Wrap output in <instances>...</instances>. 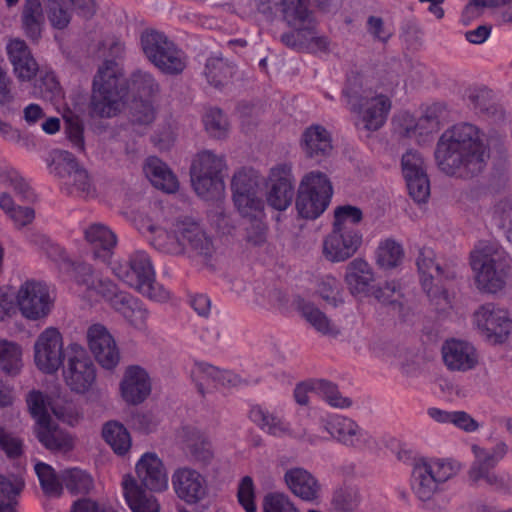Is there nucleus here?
<instances>
[{"label": "nucleus", "instance_id": "f257e3e1", "mask_svg": "<svg viewBox=\"0 0 512 512\" xmlns=\"http://www.w3.org/2000/svg\"><path fill=\"white\" fill-rule=\"evenodd\" d=\"M160 91V84L153 74L141 69L131 73L125 88L120 87L117 66L108 61L99 68L94 77L91 110L97 116L112 117L120 111L125 97L155 101Z\"/></svg>", "mask_w": 512, "mask_h": 512}, {"label": "nucleus", "instance_id": "f03ea898", "mask_svg": "<svg viewBox=\"0 0 512 512\" xmlns=\"http://www.w3.org/2000/svg\"><path fill=\"white\" fill-rule=\"evenodd\" d=\"M435 158L447 175L466 178L478 174L485 164L481 131L470 123L453 125L439 138Z\"/></svg>", "mask_w": 512, "mask_h": 512}, {"label": "nucleus", "instance_id": "7ed1b4c3", "mask_svg": "<svg viewBox=\"0 0 512 512\" xmlns=\"http://www.w3.org/2000/svg\"><path fill=\"white\" fill-rule=\"evenodd\" d=\"M262 183V177L252 169H242L232 179L234 204L243 217L251 219L246 227V240L253 246L266 242L267 227L261 220L264 210Z\"/></svg>", "mask_w": 512, "mask_h": 512}, {"label": "nucleus", "instance_id": "20e7f679", "mask_svg": "<svg viewBox=\"0 0 512 512\" xmlns=\"http://www.w3.org/2000/svg\"><path fill=\"white\" fill-rule=\"evenodd\" d=\"M476 287L485 293L501 291L507 282L511 258L498 244L480 241L470 253Z\"/></svg>", "mask_w": 512, "mask_h": 512}, {"label": "nucleus", "instance_id": "39448f33", "mask_svg": "<svg viewBox=\"0 0 512 512\" xmlns=\"http://www.w3.org/2000/svg\"><path fill=\"white\" fill-rule=\"evenodd\" d=\"M460 465L449 459H420L415 462L411 475V488L422 502V507L431 512H440L443 506L435 498L442 485L453 478Z\"/></svg>", "mask_w": 512, "mask_h": 512}, {"label": "nucleus", "instance_id": "423d86ee", "mask_svg": "<svg viewBox=\"0 0 512 512\" xmlns=\"http://www.w3.org/2000/svg\"><path fill=\"white\" fill-rule=\"evenodd\" d=\"M343 98L352 112L359 115L363 128L368 131L380 129L386 122L392 107L390 98L382 93L373 94L364 87L359 75L348 78Z\"/></svg>", "mask_w": 512, "mask_h": 512}, {"label": "nucleus", "instance_id": "0eeeda50", "mask_svg": "<svg viewBox=\"0 0 512 512\" xmlns=\"http://www.w3.org/2000/svg\"><path fill=\"white\" fill-rule=\"evenodd\" d=\"M140 45L148 61L164 74L177 75L186 67L184 53L162 32L153 29L143 31Z\"/></svg>", "mask_w": 512, "mask_h": 512}, {"label": "nucleus", "instance_id": "6e6552de", "mask_svg": "<svg viewBox=\"0 0 512 512\" xmlns=\"http://www.w3.org/2000/svg\"><path fill=\"white\" fill-rule=\"evenodd\" d=\"M226 167L224 156L210 150L199 152L191 165V181L196 193L205 199L214 198L223 191L222 171Z\"/></svg>", "mask_w": 512, "mask_h": 512}, {"label": "nucleus", "instance_id": "1a4fd4ad", "mask_svg": "<svg viewBox=\"0 0 512 512\" xmlns=\"http://www.w3.org/2000/svg\"><path fill=\"white\" fill-rule=\"evenodd\" d=\"M77 272V284L84 287L85 296L95 302L101 298L105 299L120 315H123L137 299L127 292L120 291L112 281L95 274L91 265L78 266Z\"/></svg>", "mask_w": 512, "mask_h": 512}, {"label": "nucleus", "instance_id": "9d476101", "mask_svg": "<svg viewBox=\"0 0 512 512\" xmlns=\"http://www.w3.org/2000/svg\"><path fill=\"white\" fill-rule=\"evenodd\" d=\"M336 0H282L280 13L283 22L291 29L280 37L284 44L294 37L305 36L311 31V27L317 24L316 16L312 8L315 4L320 9L328 10Z\"/></svg>", "mask_w": 512, "mask_h": 512}, {"label": "nucleus", "instance_id": "9b49d317", "mask_svg": "<svg viewBox=\"0 0 512 512\" xmlns=\"http://www.w3.org/2000/svg\"><path fill=\"white\" fill-rule=\"evenodd\" d=\"M50 173L63 179L64 191L72 196L88 198L94 195V187L87 171L68 151L57 150L49 166Z\"/></svg>", "mask_w": 512, "mask_h": 512}, {"label": "nucleus", "instance_id": "f8f14e48", "mask_svg": "<svg viewBox=\"0 0 512 512\" xmlns=\"http://www.w3.org/2000/svg\"><path fill=\"white\" fill-rule=\"evenodd\" d=\"M323 429L340 444L356 450H368L376 446L375 438L355 420L340 414H332L322 420Z\"/></svg>", "mask_w": 512, "mask_h": 512}, {"label": "nucleus", "instance_id": "ddd939ff", "mask_svg": "<svg viewBox=\"0 0 512 512\" xmlns=\"http://www.w3.org/2000/svg\"><path fill=\"white\" fill-rule=\"evenodd\" d=\"M508 450L504 441H498L491 449L473 445L474 461L469 470V479L474 483L484 482L494 488H502L504 477L495 473L493 468L506 456Z\"/></svg>", "mask_w": 512, "mask_h": 512}, {"label": "nucleus", "instance_id": "4468645a", "mask_svg": "<svg viewBox=\"0 0 512 512\" xmlns=\"http://www.w3.org/2000/svg\"><path fill=\"white\" fill-rule=\"evenodd\" d=\"M15 300L21 315L33 321L46 317L54 303L47 285L32 279L19 286Z\"/></svg>", "mask_w": 512, "mask_h": 512}, {"label": "nucleus", "instance_id": "2eb2a0df", "mask_svg": "<svg viewBox=\"0 0 512 512\" xmlns=\"http://www.w3.org/2000/svg\"><path fill=\"white\" fill-rule=\"evenodd\" d=\"M66 384L71 390L84 393L95 381V367L85 348L71 343L66 350V364L63 369Z\"/></svg>", "mask_w": 512, "mask_h": 512}, {"label": "nucleus", "instance_id": "dca6fc26", "mask_svg": "<svg viewBox=\"0 0 512 512\" xmlns=\"http://www.w3.org/2000/svg\"><path fill=\"white\" fill-rule=\"evenodd\" d=\"M473 323L487 341L504 342L512 329V320L505 309L492 303L480 306L473 314Z\"/></svg>", "mask_w": 512, "mask_h": 512}, {"label": "nucleus", "instance_id": "f3484780", "mask_svg": "<svg viewBox=\"0 0 512 512\" xmlns=\"http://www.w3.org/2000/svg\"><path fill=\"white\" fill-rule=\"evenodd\" d=\"M171 483L175 495L188 505L201 502L209 493L206 476L190 466L176 468L172 473Z\"/></svg>", "mask_w": 512, "mask_h": 512}, {"label": "nucleus", "instance_id": "a211bd4d", "mask_svg": "<svg viewBox=\"0 0 512 512\" xmlns=\"http://www.w3.org/2000/svg\"><path fill=\"white\" fill-rule=\"evenodd\" d=\"M363 242L359 229H340L332 227L322 242V255L332 263H340L354 256Z\"/></svg>", "mask_w": 512, "mask_h": 512}, {"label": "nucleus", "instance_id": "6ab92c4d", "mask_svg": "<svg viewBox=\"0 0 512 512\" xmlns=\"http://www.w3.org/2000/svg\"><path fill=\"white\" fill-rule=\"evenodd\" d=\"M63 339L53 327L46 328L34 344V360L37 368L46 374L56 372L63 364Z\"/></svg>", "mask_w": 512, "mask_h": 512}, {"label": "nucleus", "instance_id": "aec40b11", "mask_svg": "<svg viewBox=\"0 0 512 512\" xmlns=\"http://www.w3.org/2000/svg\"><path fill=\"white\" fill-rule=\"evenodd\" d=\"M175 232H180L185 240L189 257L199 265L212 266L215 256V247L212 239L195 222H179L175 225Z\"/></svg>", "mask_w": 512, "mask_h": 512}, {"label": "nucleus", "instance_id": "412c9836", "mask_svg": "<svg viewBox=\"0 0 512 512\" xmlns=\"http://www.w3.org/2000/svg\"><path fill=\"white\" fill-rule=\"evenodd\" d=\"M416 265L420 274V281L424 291L431 299L442 298L447 301V293L437 286H433V279H454L456 270L454 268L444 269L436 262L435 252L429 247L419 250Z\"/></svg>", "mask_w": 512, "mask_h": 512}, {"label": "nucleus", "instance_id": "4be33fe9", "mask_svg": "<svg viewBox=\"0 0 512 512\" xmlns=\"http://www.w3.org/2000/svg\"><path fill=\"white\" fill-rule=\"evenodd\" d=\"M249 418L262 431L274 437H292L306 441L315 445L321 441V437L316 434L303 432H294L290 424L276 413L270 412L260 405L252 406L249 411Z\"/></svg>", "mask_w": 512, "mask_h": 512}, {"label": "nucleus", "instance_id": "5701e85b", "mask_svg": "<svg viewBox=\"0 0 512 512\" xmlns=\"http://www.w3.org/2000/svg\"><path fill=\"white\" fill-rule=\"evenodd\" d=\"M47 19L52 28L66 29L75 11L82 18L89 19L96 12L94 0H44Z\"/></svg>", "mask_w": 512, "mask_h": 512}, {"label": "nucleus", "instance_id": "b1692460", "mask_svg": "<svg viewBox=\"0 0 512 512\" xmlns=\"http://www.w3.org/2000/svg\"><path fill=\"white\" fill-rule=\"evenodd\" d=\"M267 186L266 200L268 205L275 210H286L294 197L291 169L286 165L272 168L268 176Z\"/></svg>", "mask_w": 512, "mask_h": 512}, {"label": "nucleus", "instance_id": "393cba45", "mask_svg": "<svg viewBox=\"0 0 512 512\" xmlns=\"http://www.w3.org/2000/svg\"><path fill=\"white\" fill-rule=\"evenodd\" d=\"M88 346L98 363L105 369H113L120 361L116 342L102 324L91 325L86 333Z\"/></svg>", "mask_w": 512, "mask_h": 512}, {"label": "nucleus", "instance_id": "a878e982", "mask_svg": "<svg viewBox=\"0 0 512 512\" xmlns=\"http://www.w3.org/2000/svg\"><path fill=\"white\" fill-rule=\"evenodd\" d=\"M113 271L120 280L136 290L155 277L150 257L144 251H135L125 263L114 267Z\"/></svg>", "mask_w": 512, "mask_h": 512}, {"label": "nucleus", "instance_id": "bb28decb", "mask_svg": "<svg viewBox=\"0 0 512 512\" xmlns=\"http://www.w3.org/2000/svg\"><path fill=\"white\" fill-rule=\"evenodd\" d=\"M375 280L374 268L364 258H354L345 267L344 282L353 297H370Z\"/></svg>", "mask_w": 512, "mask_h": 512}, {"label": "nucleus", "instance_id": "cd10ccee", "mask_svg": "<svg viewBox=\"0 0 512 512\" xmlns=\"http://www.w3.org/2000/svg\"><path fill=\"white\" fill-rule=\"evenodd\" d=\"M180 221H164L162 223H152L147 220L142 225V230L149 232L152 245L159 251L168 254H182L185 252V240L180 232H175V225Z\"/></svg>", "mask_w": 512, "mask_h": 512}, {"label": "nucleus", "instance_id": "c85d7f7f", "mask_svg": "<svg viewBox=\"0 0 512 512\" xmlns=\"http://www.w3.org/2000/svg\"><path fill=\"white\" fill-rule=\"evenodd\" d=\"M136 475L142 486L153 492L168 488V475L163 461L154 452H147L136 463Z\"/></svg>", "mask_w": 512, "mask_h": 512}, {"label": "nucleus", "instance_id": "c756f323", "mask_svg": "<svg viewBox=\"0 0 512 512\" xmlns=\"http://www.w3.org/2000/svg\"><path fill=\"white\" fill-rule=\"evenodd\" d=\"M178 437L184 452L194 463L207 467L215 459L210 438L199 430L184 427Z\"/></svg>", "mask_w": 512, "mask_h": 512}, {"label": "nucleus", "instance_id": "7c9ffc66", "mask_svg": "<svg viewBox=\"0 0 512 512\" xmlns=\"http://www.w3.org/2000/svg\"><path fill=\"white\" fill-rule=\"evenodd\" d=\"M442 358L450 371L466 372L474 369L479 362L476 348L467 341L451 339L442 346Z\"/></svg>", "mask_w": 512, "mask_h": 512}, {"label": "nucleus", "instance_id": "2f4dec72", "mask_svg": "<svg viewBox=\"0 0 512 512\" xmlns=\"http://www.w3.org/2000/svg\"><path fill=\"white\" fill-rule=\"evenodd\" d=\"M151 393V380L140 366H129L123 373L120 382L121 398L130 405L142 403Z\"/></svg>", "mask_w": 512, "mask_h": 512}, {"label": "nucleus", "instance_id": "473e14b6", "mask_svg": "<svg viewBox=\"0 0 512 512\" xmlns=\"http://www.w3.org/2000/svg\"><path fill=\"white\" fill-rule=\"evenodd\" d=\"M284 482L296 497L306 502H317L321 495V484L308 470L293 467L284 473Z\"/></svg>", "mask_w": 512, "mask_h": 512}, {"label": "nucleus", "instance_id": "72a5a7b5", "mask_svg": "<svg viewBox=\"0 0 512 512\" xmlns=\"http://www.w3.org/2000/svg\"><path fill=\"white\" fill-rule=\"evenodd\" d=\"M83 232L85 240L93 249L94 256L103 262L109 261L117 244L114 232L102 223L89 224Z\"/></svg>", "mask_w": 512, "mask_h": 512}, {"label": "nucleus", "instance_id": "f704fd0d", "mask_svg": "<svg viewBox=\"0 0 512 512\" xmlns=\"http://www.w3.org/2000/svg\"><path fill=\"white\" fill-rule=\"evenodd\" d=\"M295 307L302 318L319 334L333 338L340 335L339 326L314 303L298 298Z\"/></svg>", "mask_w": 512, "mask_h": 512}, {"label": "nucleus", "instance_id": "c9c22d12", "mask_svg": "<svg viewBox=\"0 0 512 512\" xmlns=\"http://www.w3.org/2000/svg\"><path fill=\"white\" fill-rule=\"evenodd\" d=\"M122 487L124 498L132 512H160L157 499L147 494L132 476H124Z\"/></svg>", "mask_w": 512, "mask_h": 512}, {"label": "nucleus", "instance_id": "e433bc0d", "mask_svg": "<svg viewBox=\"0 0 512 512\" xmlns=\"http://www.w3.org/2000/svg\"><path fill=\"white\" fill-rule=\"evenodd\" d=\"M191 377L196 383L199 393L202 395L209 391L211 384H214V386H226L235 384L236 380V376L231 372L220 371L216 367L203 362L194 364L191 370Z\"/></svg>", "mask_w": 512, "mask_h": 512}, {"label": "nucleus", "instance_id": "4c0bfd02", "mask_svg": "<svg viewBox=\"0 0 512 512\" xmlns=\"http://www.w3.org/2000/svg\"><path fill=\"white\" fill-rule=\"evenodd\" d=\"M301 148L309 158L326 157L333 148L331 135L323 126L311 125L302 134Z\"/></svg>", "mask_w": 512, "mask_h": 512}, {"label": "nucleus", "instance_id": "58836bf2", "mask_svg": "<svg viewBox=\"0 0 512 512\" xmlns=\"http://www.w3.org/2000/svg\"><path fill=\"white\" fill-rule=\"evenodd\" d=\"M21 26L30 41L39 42L44 29V14L40 0H24Z\"/></svg>", "mask_w": 512, "mask_h": 512}, {"label": "nucleus", "instance_id": "ea45409f", "mask_svg": "<svg viewBox=\"0 0 512 512\" xmlns=\"http://www.w3.org/2000/svg\"><path fill=\"white\" fill-rule=\"evenodd\" d=\"M38 440L50 451L66 453L73 449L72 437L53 425L51 420L36 426Z\"/></svg>", "mask_w": 512, "mask_h": 512}, {"label": "nucleus", "instance_id": "a19ab883", "mask_svg": "<svg viewBox=\"0 0 512 512\" xmlns=\"http://www.w3.org/2000/svg\"><path fill=\"white\" fill-rule=\"evenodd\" d=\"M144 171L156 188L166 193H174L177 191L178 181L176 176L159 158L149 157L145 163Z\"/></svg>", "mask_w": 512, "mask_h": 512}, {"label": "nucleus", "instance_id": "79ce46f5", "mask_svg": "<svg viewBox=\"0 0 512 512\" xmlns=\"http://www.w3.org/2000/svg\"><path fill=\"white\" fill-rule=\"evenodd\" d=\"M30 241L42 249L47 257L52 259L60 269L67 272L74 273L75 281L77 282V268L81 265H87L86 263H74L72 262L66 251L58 244L53 243L48 237L40 233H33L30 237Z\"/></svg>", "mask_w": 512, "mask_h": 512}, {"label": "nucleus", "instance_id": "37998d69", "mask_svg": "<svg viewBox=\"0 0 512 512\" xmlns=\"http://www.w3.org/2000/svg\"><path fill=\"white\" fill-rule=\"evenodd\" d=\"M404 259V249L401 243L392 238L379 242L375 251V263L382 270H392L398 267Z\"/></svg>", "mask_w": 512, "mask_h": 512}, {"label": "nucleus", "instance_id": "c03bdc74", "mask_svg": "<svg viewBox=\"0 0 512 512\" xmlns=\"http://www.w3.org/2000/svg\"><path fill=\"white\" fill-rule=\"evenodd\" d=\"M235 73V66L220 57H211L205 66V76L208 82L220 88L228 84Z\"/></svg>", "mask_w": 512, "mask_h": 512}, {"label": "nucleus", "instance_id": "a18cd8bd", "mask_svg": "<svg viewBox=\"0 0 512 512\" xmlns=\"http://www.w3.org/2000/svg\"><path fill=\"white\" fill-rule=\"evenodd\" d=\"M23 367L22 349L15 343L8 340H0V368L9 375H18Z\"/></svg>", "mask_w": 512, "mask_h": 512}, {"label": "nucleus", "instance_id": "49530a36", "mask_svg": "<svg viewBox=\"0 0 512 512\" xmlns=\"http://www.w3.org/2000/svg\"><path fill=\"white\" fill-rule=\"evenodd\" d=\"M102 435L116 454L125 455L129 451L131 437L122 424L115 421L106 423L103 427Z\"/></svg>", "mask_w": 512, "mask_h": 512}, {"label": "nucleus", "instance_id": "de8ad7c7", "mask_svg": "<svg viewBox=\"0 0 512 512\" xmlns=\"http://www.w3.org/2000/svg\"><path fill=\"white\" fill-rule=\"evenodd\" d=\"M62 488L65 487L71 494H89L94 488L92 476L78 468L64 470L61 473Z\"/></svg>", "mask_w": 512, "mask_h": 512}, {"label": "nucleus", "instance_id": "09e8293b", "mask_svg": "<svg viewBox=\"0 0 512 512\" xmlns=\"http://www.w3.org/2000/svg\"><path fill=\"white\" fill-rule=\"evenodd\" d=\"M330 201L331 199H328L326 195L325 197H316L298 190L296 209L301 217L316 219L327 209Z\"/></svg>", "mask_w": 512, "mask_h": 512}, {"label": "nucleus", "instance_id": "8fccbe9b", "mask_svg": "<svg viewBox=\"0 0 512 512\" xmlns=\"http://www.w3.org/2000/svg\"><path fill=\"white\" fill-rule=\"evenodd\" d=\"M298 190L328 199L332 198L333 187L327 175L321 171H311L305 174L299 184Z\"/></svg>", "mask_w": 512, "mask_h": 512}, {"label": "nucleus", "instance_id": "3c124183", "mask_svg": "<svg viewBox=\"0 0 512 512\" xmlns=\"http://www.w3.org/2000/svg\"><path fill=\"white\" fill-rule=\"evenodd\" d=\"M0 183L7 188H12L22 201H33L35 194L25 179L11 167L0 168Z\"/></svg>", "mask_w": 512, "mask_h": 512}, {"label": "nucleus", "instance_id": "603ef678", "mask_svg": "<svg viewBox=\"0 0 512 512\" xmlns=\"http://www.w3.org/2000/svg\"><path fill=\"white\" fill-rule=\"evenodd\" d=\"M361 501L358 487L345 485L335 490L332 505L335 512H356Z\"/></svg>", "mask_w": 512, "mask_h": 512}, {"label": "nucleus", "instance_id": "864d4df0", "mask_svg": "<svg viewBox=\"0 0 512 512\" xmlns=\"http://www.w3.org/2000/svg\"><path fill=\"white\" fill-rule=\"evenodd\" d=\"M34 469L44 493L49 496H60L63 484L61 476L58 477L55 470L43 462H36Z\"/></svg>", "mask_w": 512, "mask_h": 512}, {"label": "nucleus", "instance_id": "5fc2aeb1", "mask_svg": "<svg viewBox=\"0 0 512 512\" xmlns=\"http://www.w3.org/2000/svg\"><path fill=\"white\" fill-rule=\"evenodd\" d=\"M309 34L301 37H294L289 42L284 43L285 46L295 50H307L311 52L326 51L329 41L325 36L317 34V24L311 27Z\"/></svg>", "mask_w": 512, "mask_h": 512}, {"label": "nucleus", "instance_id": "6e6d98bb", "mask_svg": "<svg viewBox=\"0 0 512 512\" xmlns=\"http://www.w3.org/2000/svg\"><path fill=\"white\" fill-rule=\"evenodd\" d=\"M316 292L325 302L334 307L344 302L341 284L332 275H325L319 278Z\"/></svg>", "mask_w": 512, "mask_h": 512}, {"label": "nucleus", "instance_id": "4d7b16f0", "mask_svg": "<svg viewBox=\"0 0 512 512\" xmlns=\"http://www.w3.org/2000/svg\"><path fill=\"white\" fill-rule=\"evenodd\" d=\"M26 402L31 415L36 420V426L50 420L49 411H51V404L54 403V400L40 391L32 390L28 393Z\"/></svg>", "mask_w": 512, "mask_h": 512}, {"label": "nucleus", "instance_id": "13d9d810", "mask_svg": "<svg viewBox=\"0 0 512 512\" xmlns=\"http://www.w3.org/2000/svg\"><path fill=\"white\" fill-rule=\"evenodd\" d=\"M206 132L214 138H224L229 131V122L219 108H208L203 115Z\"/></svg>", "mask_w": 512, "mask_h": 512}, {"label": "nucleus", "instance_id": "bf43d9fd", "mask_svg": "<svg viewBox=\"0 0 512 512\" xmlns=\"http://www.w3.org/2000/svg\"><path fill=\"white\" fill-rule=\"evenodd\" d=\"M316 395L322 397L330 406L335 408H349L352 405V400L344 397L337 389V387L326 380H315Z\"/></svg>", "mask_w": 512, "mask_h": 512}, {"label": "nucleus", "instance_id": "052dcab7", "mask_svg": "<svg viewBox=\"0 0 512 512\" xmlns=\"http://www.w3.org/2000/svg\"><path fill=\"white\" fill-rule=\"evenodd\" d=\"M22 488L21 481H12L0 475V512H15V499Z\"/></svg>", "mask_w": 512, "mask_h": 512}, {"label": "nucleus", "instance_id": "680f3d73", "mask_svg": "<svg viewBox=\"0 0 512 512\" xmlns=\"http://www.w3.org/2000/svg\"><path fill=\"white\" fill-rule=\"evenodd\" d=\"M363 213L360 208L352 205L338 206L334 210L333 227L340 229H357L355 225L362 221Z\"/></svg>", "mask_w": 512, "mask_h": 512}, {"label": "nucleus", "instance_id": "e2e57ef3", "mask_svg": "<svg viewBox=\"0 0 512 512\" xmlns=\"http://www.w3.org/2000/svg\"><path fill=\"white\" fill-rule=\"evenodd\" d=\"M51 412L61 421L74 425L76 424L81 414L75 403L68 401L65 398L57 397L54 403L51 404Z\"/></svg>", "mask_w": 512, "mask_h": 512}, {"label": "nucleus", "instance_id": "0e129e2a", "mask_svg": "<svg viewBox=\"0 0 512 512\" xmlns=\"http://www.w3.org/2000/svg\"><path fill=\"white\" fill-rule=\"evenodd\" d=\"M264 512H300L288 495L280 492L268 493L263 499Z\"/></svg>", "mask_w": 512, "mask_h": 512}, {"label": "nucleus", "instance_id": "69168bd1", "mask_svg": "<svg viewBox=\"0 0 512 512\" xmlns=\"http://www.w3.org/2000/svg\"><path fill=\"white\" fill-rule=\"evenodd\" d=\"M492 217L498 227L508 233V238L512 240V200L503 199L497 202L493 208Z\"/></svg>", "mask_w": 512, "mask_h": 512}, {"label": "nucleus", "instance_id": "338daca9", "mask_svg": "<svg viewBox=\"0 0 512 512\" xmlns=\"http://www.w3.org/2000/svg\"><path fill=\"white\" fill-rule=\"evenodd\" d=\"M382 304L394 305L402 298L400 285L395 281H387L382 285L373 286L371 295Z\"/></svg>", "mask_w": 512, "mask_h": 512}, {"label": "nucleus", "instance_id": "774afa93", "mask_svg": "<svg viewBox=\"0 0 512 512\" xmlns=\"http://www.w3.org/2000/svg\"><path fill=\"white\" fill-rule=\"evenodd\" d=\"M237 499L246 512H256L255 485L250 476H244L240 480L237 490Z\"/></svg>", "mask_w": 512, "mask_h": 512}]
</instances>
